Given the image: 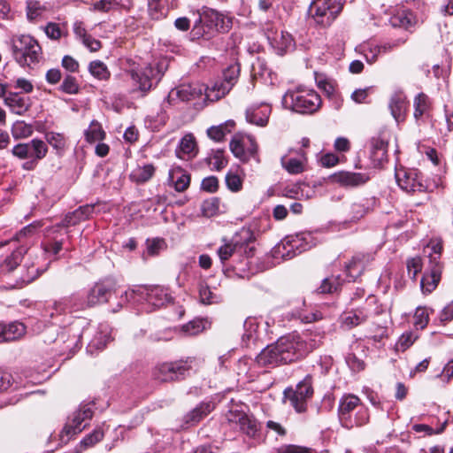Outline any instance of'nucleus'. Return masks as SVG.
I'll return each mask as SVG.
<instances>
[{"mask_svg": "<svg viewBox=\"0 0 453 453\" xmlns=\"http://www.w3.org/2000/svg\"><path fill=\"white\" fill-rule=\"evenodd\" d=\"M323 336L307 334L304 337L289 334L280 337L275 343L268 345L257 356L260 366L275 367L296 362L319 346Z\"/></svg>", "mask_w": 453, "mask_h": 453, "instance_id": "1", "label": "nucleus"}, {"mask_svg": "<svg viewBox=\"0 0 453 453\" xmlns=\"http://www.w3.org/2000/svg\"><path fill=\"white\" fill-rule=\"evenodd\" d=\"M283 104L293 111L311 114L319 109L321 98L312 89L298 88L287 92L283 97Z\"/></svg>", "mask_w": 453, "mask_h": 453, "instance_id": "2", "label": "nucleus"}, {"mask_svg": "<svg viewBox=\"0 0 453 453\" xmlns=\"http://www.w3.org/2000/svg\"><path fill=\"white\" fill-rule=\"evenodd\" d=\"M317 242L311 233H300L286 237L274 248V256L283 259H291L298 254L315 246Z\"/></svg>", "mask_w": 453, "mask_h": 453, "instance_id": "3", "label": "nucleus"}, {"mask_svg": "<svg viewBox=\"0 0 453 453\" xmlns=\"http://www.w3.org/2000/svg\"><path fill=\"white\" fill-rule=\"evenodd\" d=\"M12 49L15 60L20 65L31 66L41 58V47L30 35H23L13 39Z\"/></svg>", "mask_w": 453, "mask_h": 453, "instance_id": "4", "label": "nucleus"}, {"mask_svg": "<svg viewBox=\"0 0 453 453\" xmlns=\"http://www.w3.org/2000/svg\"><path fill=\"white\" fill-rule=\"evenodd\" d=\"M360 405V399L355 395H343L340 401L338 414L342 425L347 428L360 426L369 419L365 408H360L354 417L351 412Z\"/></svg>", "mask_w": 453, "mask_h": 453, "instance_id": "5", "label": "nucleus"}, {"mask_svg": "<svg viewBox=\"0 0 453 453\" xmlns=\"http://www.w3.org/2000/svg\"><path fill=\"white\" fill-rule=\"evenodd\" d=\"M166 59L159 60L155 65H148L142 69H132L128 72L132 81L138 85V89L144 94L150 91L153 81L158 82L167 70Z\"/></svg>", "mask_w": 453, "mask_h": 453, "instance_id": "6", "label": "nucleus"}, {"mask_svg": "<svg viewBox=\"0 0 453 453\" xmlns=\"http://www.w3.org/2000/svg\"><path fill=\"white\" fill-rule=\"evenodd\" d=\"M254 240L253 233L248 228H242L230 242L225 243L218 250V255L221 262L228 260L234 253L245 254L250 257L253 255L254 247L249 244Z\"/></svg>", "mask_w": 453, "mask_h": 453, "instance_id": "7", "label": "nucleus"}, {"mask_svg": "<svg viewBox=\"0 0 453 453\" xmlns=\"http://www.w3.org/2000/svg\"><path fill=\"white\" fill-rule=\"evenodd\" d=\"M313 395L312 378L311 375H306L305 378L300 381L295 389L286 388L284 390V398L288 401L290 405L299 412H304L307 409V402Z\"/></svg>", "mask_w": 453, "mask_h": 453, "instance_id": "8", "label": "nucleus"}, {"mask_svg": "<svg viewBox=\"0 0 453 453\" xmlns=\"http://www.w3.org/2000/svg\"><path fill=\"white\" fill-rule=\"evenodd\" d=\"M94 415L91 403L81 404L79 408L73 412L67 423L61 432V440L69 441L73 436L80 434L88 426Z\"/></svg>", "mask_w": 453, "mask_h": 453, "instance_id": "9", "label": "nucleus"}, {"mask_svg": "<svg viewBox=\"0 0 453 453\" xmlns=\"http://www.w3.org/2000/svg\"><path fill=\"white\" fill-rule=\"evenodd\" d=\"M341 11L342 6L336 0H314L309 8L311 17L323 27L330 26Z\"/></svg>", "mask_w": 453, "mask_h": 453, "instance_id": "10", "label": "nucleus"}, {"mask_svg": "<svg viewBox=\"0 0 453 453\" xmlns=\"http://www.w3.org/2000/svg\"><path fill=\"white\" fill-rule=\"evenodd\" d=\"M190 369L188 360L163 363L155 367L153 376L159 381L167 382L184 378Z\"/></svg>", "mask_w": 453, "mask_h": 453, "instance_id": "11", "label": "nucleus"}, {"mask_svg": "<svg viewBox=\"0 0 453 453\" xmlns=\"http://www.w3.org/2000/svg\"><path fill=\"white\" fill-rule=\"evenodd\" d=\"M203 91L204 85L200 83L181 84L169 92L164 104L166 103L171 105L176 99L183 102L192 101L204 95Z\"/></svg>", "mask_w": 453, "mask_h": 453, "instance_id": "12", "label": "nucleus"}, {"mask_svg": "<svg viewBox=\"0 0 453 453\" xmlns=\"http://www.w3.org/2000/svg\"><path fill=\"white\" fill-rule=\"evenodd\" d=\"M395 179L398 186L408 193L423 192L425 185L420 173L414 169H397Z\"/></svg>", "mask_w": 453, "mask_h": 453, "instance_id": "13", "label": "nucleus"}, {"mask_svg": "<svg viewBox=\"0 0 453 453\" xmlns=\"http://www.w3.org/2000/svg\"><path fill=\"white\" fill-rule=\"evenodd\" d=\"M388 141L385 134H380L370 140V158L374 167L381 166L388 161Z\"/></svg>", "mask_w": 453, "mask_h": 453, "instance_id": "14", "label": "nucleus"}, {"mask_svg": "<svg viewBox=\"0 0 453 453\" xmlns=\"http://www.w3.org/2000/svg\"><path fill=\"white\" fill-rule=\"evenodd\" d=\"M203 19H205L206 38L209 39L214 32H226L228 29V20L223 14L214 9L203 7Z\"/></svg>", "mask_w": 453, "mask_h": 453, "instance_id": "15", "label": "nucleus"}, {"mask_svg": "<svg viewBox=\"0 0 453 453\" xmlns=\"http://www.w3.org/2000/svg\"><path fill=\"white\" fill-rule=\"evenodd\" d=\"M115 288L116 282L111 279L96 283L88 295V304L92 306L107 302Z\"/></svg>", "mask_w": 453, "mask_h": 453, "instance_id": "16", "label": "nucleus"}, {"mask_svg": "<svg viewBox=\"0 0 453 453\" xmlns=\"http://www.w3.org/2000/svg\"><path fill=\"white\" fill-rule=\"evenodd\" d=\"M330 180L342 187L355 188L365 184L368 180V177L361 173L341 171L332 174Z\"/></svg>", "mask_w": 453, "mask_h": 453, "instance_id": "17", "label": "nucleus"}, {"mask_svg": "<svg viewBox=\"0 0 453 453\" xmlns=\"http://www.w3.org/2000/svg\"><path fill=\"white\" fill-rule=\"evenodd\" d=\"M407 107L408 101L403 92L396 91L391 96L388 103V108L392 117L396 122L399 123L404 120Z\"/></svg>", "mask_w": 453, "mask_h": 453, "instance_id": "18", "label": "nucleus"}, {"mask_svg": "<svg viewBox=\"0 0 453 453\" xmlns=\"http://www.w3.org/2000/svg\"><path fill=\"white\" fill-rule=\"evenodd\" d=\"M413 117L417 122H419L430 116L433 101L426 94L420 92L413 98Z\"/></svg>", "mask_w": 453, "mask_h": 453, "instance_id": "19", "label": "nucleus"}, {"mask_svg": "<svg viewBox=\"0 0 453 453\" xmlns=\"http://www.w3.org/2000/svg\"><path fill=\"white\" fill-rule=\"evenodd\" d=\"M4 104L17 115H24L31 107L30 98L21 96L18 93H10L4 97Z\"/></svg>", "mask_w": 453, "mask_h": 453, "instance_id": "20", "label": "nucleus"}, {"mask_svg": "<svg viewBox=\"0 0 453 453\" xmlns=\"http://www.w3.org/2000/svg\"><path fill=\"white\" fill-rule=\"evenodd\" d=\"M176 6V0H150L148 4L149 15L158 20L167 16L169 11Z\"/></svg>", "mask_w": 453, "mask_h": 453, "instance_id": "21", "label": "nucleus"}, {"mask_svg": "<svg viewBox=\"0 0 453 453\" xmlns=\"http://www.w3.org/2000/svg\"><path fill=\"white\" fill-rule=\"evenodd\" d=\"M389 22L394 27L408 30L416 25L417 18L409 9L401 8L391 16Z\"/></svg>", "mask_w": 453, "mask_h": 453, "instance_id": "22", "label": "nucleus"}, {"mask_svg": "<svg viewBox=\"0 0 453 453\" xmlns=\"http://www.w3.org/2000/svg\"><path fill=\"white\" fill-rule=\"evenodd\" d=\"M271 113V107L268 104H262L257 107H250L246 111V119L259 127L266 126Z\"/></svg>", "mask_w": 453, "mask_h": 453, "instance_id": "23", "label": "nucleus"}, {"mask_svg": "<svg viewBox=\"0 0 453 453\" xmlns=\"http://www.w3.org/2000/svg\"><path fill=\"white\" fill-rule=\"evenodd\" d=\"M443 267L439 265H428L427 273L421 279V288L425 293H431L434 291L439 281Z\"/></svg>", "mask_w": 453, "mask_h": 453, "instance_id": "24", "label": "nucleus"}, {"mask_svg": "<svg viewBox=\"0 0 453 453\" xmlns=\"http://www.w3.org/2000/svg\"><path fill=\"white\" fill-rule=\"evenodd\" d=\"M168 180L177 192H183L189 187L190 174L177 166L169 171Z\"/></svg>", "mask_w": 453, "mask_h": 453, "instance_id": "25", "label": "nucleus"}, {"mask_svg": "<svg viewBox=\"0 0 453 453\" xmlns=\"http://www.w3.org/2000/svg\"><path fill=\"white\" fill-rule=\"evenodd\" d=\"M442 241L441 238H433L424 249V253L428 257V265H439L443 267L441 262V256L442 252Z\"/></svg>", "mask_w": 453, "mask_h": 453, "instance_id": "26", "label": "nucleus"}, {"mask_svg": "<svg viewBox=\"0 0 453 453\" xmlns=\"http://www.w3.org/2000/svg\"><path fill=\"white\" fill-rule=\"evenodd\" d=\"M26 330V326L23 323L18 321L12 322L8 325H3L1 342L19 340L25 335Z\"/></svg>", "mask_w": 453, "mask_h": 453, "instance_id": "27", "label": "nucleus"}, {"mask_svg": "<svg viewBox=\"0 0 453 453\" xmlns=\"http://www.w3.org/2000/svg\"><path fill=\"white\" fill-rule=\"evenodd\" d=\"M94 211L93 205H84L79 207L77 210L68 213L65 215L64 220L62 221L63 226H75L78 223L86 220L89 218Z\"/></svg>", "mask_w": 453, "mask_h": 453, "instance_id": "28", "label": "nucleus"}, {"mask_svg": "<svg viewBox=\"0 0 453 453\" xmlns=\"http://www.w3.org/2000/svg\"><path fill=\"white\" fill-rule=\"evenodd\" d=\"M213 410L210 403H202L184 416L188 426H195L205 418Z\"/></svg>", "mask_w": 453, "mask_h": 453, "instance_id": "29", "label": "nucleus"}, {"mask_svg": "<svg viewBox=\"0 0 453 453\" xmlns=\"http://www.w3.org/2000/svg\"><path fill=\"white\" fill-rule=\"evenodd\" d=\"M229 91V85L225 84L223 80H219L210 87L204 86L203 93L206 100L215 102L224 97Z\"/></svg>", "mask_w": 453, "mask_h": 453, "instance_id": "30", "label": "nucleus"}, {"mask_svg": "<svg viewBox=\"0 0 453 453\" xmlns=\"http://www.w3.org/2000/svg\"><path fill=\"white\" fill-rule=\"evenodd\" d=\"M368 317L369 314L365 309H356L344 313L342 319V325L350 329L365 323Z\"/></svg>", "mask_w": 453, "mask_h": 453, "instance_id": "31", "label": "nucleus"}, {"mask_svg": "<svg viewBox=\"0 0 453 453\" xmlns=\"http://www.w3.org/2000/svg\"><path fill=\"white\" fill-rule=\"evenodd\" d=\"M112 340L111 329L107 325H101L99 332L90 341L88 348L101 350Z\"/></svg>", "mask_w": 453, "mask_h": 453, "instance_id": "32", "label": "nucleus"}, {"mask_svg": "<svg viewBox=\"0 0 453 453\" xmlns=\"http://www.w3.org/2000/svg\"><path fill=\"white\" fill-rule=\"evenodd\" d=\"M26 252V249L20 247L14 250L10 256L6 257L5 259L0 264L1 273H12L20 264Z\"/></svg>", "mask_w": 453, "mask_h": 453, "instance_id": "33", "label": "nucleus"}, {"mask_svg": "<svg viewBox=\"0 0 453 453\" xmlns=\"http://www.w3.org/2000/svg\"><path fill=\"white\" fill-rule=\"evenodd\" d=\"M365 258L364 255H357L346 265L345 272L349 281H354L361 275L365 269Z\"/></svg>", "mask_w": 453, "mask_h": 453, "instance_id": "34", "label": "nucleus"}, {"mask_svg": "<svg viewBox=\"0 0 453 453\" xmlns=\"http://www.w3.org/2000/svg\"><path fill=\"white\" fill-rule=\"evenodd\" d=\"M53 308L57 312L62 313L81 309L82 304L80 303V297L77 295H71L56 301Z\"/></svg>", "mask_w": 453, "mask_h": 453, "instance_id": "35", "label": "nucleus"}, {"mask_svg": "<svg viewBox=\"0 0 453 453\" xmlns=\"http://www.w3.org/2000/svg\"><path fill=\"white\" fill-rule=\"evenodd\" d=\"M171 301V296L167 290L161 286H150L149 303L160 307Z\"/></svg>", "mask_w": 453, "mask_h": 453, "instance_id": "36", "label": "nucleus"}, {"mask_svg": "<svg viewBox=\"0 0 453 453\" xmlns=\"http://www.w3.org/2000/svg\"><path fill=\"white\" fill-rule=\"evenodd\" d=\"M154 173V165L152 164H146L134 168L130 173V179L136 183H144L150 180Z\"/></svg>", "mask_w": 453, "mask_h": 453, "instance_id": "37", "label": "nucleus"}, {"mask_svg": "<svg viewBox=\"0 0 453 453\" xmlns=\"http://www.w3.org/2000/svg\"><path fill=\"white\" fill-rule=\"evenodd\" d=\"M282 167L290 174H299L305 169V157L302 155V158H290L287 156L281 157Z\"/></svg>", "mask_w": 453, "mask_h": 453, "instance_id": "38", "label": "nucleus"}, {"mask_svg": "<svg viewBox=\"0 0 453 453\" xmlns=\"http://www.w3.org/2000/svg\"><path fill=\"white\" fill-rule=\"evenodd\" d=\"M196 142L192 134L183 136L177 150V156L183 158L182 155L194 156L196 154Z\"/></svg>", "mask_w": 453, "mask_h": 453, "instance_id": "39", "label": "nucleus"}, {"mask_svg": "<svg viewBox=\"0 0 453 453\" xmlns=\"http://www.w3.org/2000/svg\"><path fill=\"white\" fill-rule=\"evenodd\" d=\"M150 286H135L132 289L125 292L126 300L149 303Z\"/></svg>", "mask_w": 453, "mask_h": 453, "instance_id": "40", "label": "nucleus"}, {"mask_svg": "<svg viewBox=\"0 0 453 453\" xmlns=\"http://www.w3.org/2000/svg\"><path fill=\"white\" fill-rule=\"evenodd\" d=\"M269 39L272 45L280 51H285L293 46V38L288 32H276L274 36Z\"/></svg>", "mask_w": 453, "mask_h": 453, "instance_id": "41", "label": "nucleus"}, {"mask_svg": "<svg viewBox=\"0 0 453 453\" xmlns=\"http://www.w3.org/2000/svg\"><path fill=\"white\" fill-rule=\"evenodd\" d=\"M103 438L104 431L101 427H96L91 434L83 438L80 445L75 449V453H81L82 450L94 446Z\"/></svg>", "mask_w": 453, "mask_h": 453, "instance_id": "42", "label": "nucleus"}, {"mask_svg": "<svg viewBox=\"0 0 453 453\" xmlns=\"http://www.w3.org/2000/svg\"><path fill=\"white\" fill-rule=\"evenodd\" d=\"M88 71L93 77L100 81H107L111 76V73L107 65L100 60L90 62L88 65Z\"/></svg>", "mask_w": 453, "mask_h": 453, "instance_id": "43", "label": "nucleus"}, {"mask_svg": "<svg viewBox=\"0 0 453 453\" xmlns=\"http://www.w3.org/2000/svg\"><path fill=\"white\" fill-rule=\"evenodd\" d=\"M209 322L203 319H195L182 326V331L189 336L196 335L204 331Z\"/></svg>", "mask_w": 453, "mask_h": 453, "instance_id": "44", "label": "nucleus"}, {"mask_svg": "<svg viewBox=\"0 0 453 453\" xmlns=\"http://www.w3.org/2000/svg\"><path fill=\"white\" fill-rule=\"evenodd\" d=\"M241 67L238 63H234L230 65L227 68L223 71L222 80L225 81V84L229 85L230 90L236 84L239 75H240Z\"/></svg>", "mask_w": 453, "mask_h": 453, "instance_id": "45", "label": "nucleus"}, {"mask_svg": "<svg viewBox=\"0 0 453 453\" xmlns=\"http://www.w3.org/2000/svg\"><path fill=\"white\" fill-rule=\"evenodd\" d=\"M30 157H34L36 160L42 159L47 152L48 148L46 143L39 139H33L28 142Z\"/></svg>", "mask_w": 453, "mask_h": 453, "instance_id": "46", "label": "nucleus"}, {"mask_svg": "<svg viewBox=\"0 0 453 453\" xmlns=\"http://www.w3.org/2000/svg\"><path fill=\"white\" fill-rule=\"evenodd\" d=\"M86 140L88 142H95L104 139L105 133L102 126L96 120H93L85 132Z\"/></svg>", "mask_w": 453, "mask_h": 453, "instance_id": "47", "label": "nucleus"}, {"mask_svg": "<svg viewBox=\"0 0 453 453\" xmlns=\"http://www.w3.org/2000/svg\"><path fill=\"white\" fill-rule=\"evenodd\" d=\"M418 335L412 331L403 333L399 337L397 342L395 343V349L397 351L404 352L406 349H408L411 346L413 345V343L418 340Z\"/></svg>", "mask_w": 453, "mask_h": 453, "instance_id": "48", "label": "nucleus"}, {"mask_svg": "<svg viewBox=\"0 0 453 453\" xmlns=\"http://www.w3.org/2000/svg\"><path fill=\"white\" fill-rule=\"evenodd\" d=\"M369 200L365 198L354 202L350 206L352 219H359L364 217L369 211Z\"/></svg>", "mask_w": 453, "mask_h": 453, "instance_id": "49", "label": "nucleus"}, {"mask_svg": "<svg viewBox=\"0 0 453 453\" xmlns=\"http://www.w3.org/2000/svg\"><path fill=\"white\" fill-rule=\"evenodd\" d=\"M46 10L47 7L39 1L29 0L27 3V16L29 20H34L41 17Z\"/></svg>", "mask_w": 453, "mask_h": 453, "instance_id": "50", "label": "nucleus"}, {"mask_svg": "<svg viewBox=\"0 0 453 453\" xmlns=\"http://www.w3.org/2000/svg\"><path fill=\"white\" fill-rule=\"evenodd\" d=\"M245 146H247L245 140L240 141L234 138L230 142V150L232 153L234 155V157L243 162L249 160V156H247Z\"/></svg>", "mask_w": 453, "mask_h": 453, "instance_id": "51", "label": "nucleus"}, {"mask_svg": "<svg viewBox=\"0 0 453 453\" xmlns=\"http://www.w3.org/2000/svg\"><path fill=\"white\" fill-rule=\"evenodd\" d=\"M203 8L197 12V18L194 22L192 35L194 38L206 37L205 19H203Z\"/></svg>", "mask_w": 453, "mask_h": 453, "instance_id": "52", "label": "nucleus"}, {"mask_svg": "<svg viewBox=\"0 0 453 453\" xmlns=\"http://www.w3.org/2000/svg\"><path fill=\"white\" fill-rule=\"evenodd\" d=\"M198 291L201 303L204 304H212L219 302V297L211 292L205 283L201 282L199 284Z\"/></svg>", "mask_w": 453, "mask_h": 453, "instance_id": "53", "label": "nucleus"}, {"mask_svg": "<svg viewBox=\"0 0 453 453\" xmlns=\"http://www.w3.org/2000/svg\"><path fill=\"white\" fill-rule=\"evenodd\" d=\"M340 285H341L340 278L338 276L337 277L332 276L329 278H326L322 281V283L318 290L319 293H322V294H330V293H334V292L337 291Z\"/></svg>", "mask_w": 453, "mask_h": 453, "instance_id": "54", "label": "nucleus"}, {"mask_svg": "<svg viewBox=\"0 0 453 453\" xmlns=\"http://www.w3.org/2000/svg\"><path fill=\"white\" fill-rule=\"evenodd\" d=\"M59 88L61 91L68 95H75L79 92L80 86L75 77L66 75Z\"/></svg>", "mask_w": 453, "mask_h": 453, "instance_id": "55", "label": "nucleus"}, {"mask_svg": "<svg viewBox=\"0 0 453 453\" xmlns=\"http://www.w3.org/2000/svg\"><path fill=\"white\" fill-rule=\"evenodd\" d=\"M42 272L38 270V268H35L34 265L27 266L26 274L22 275L19 280L17 281V287L22 288L23 286L32 282L35 279H37Z\"/></svg>", "mask_w": 453, "mask_h": 453, "instance_id": "56", "label": "nucleus"}, {"mask_svg": "<svg viewBox=\"0 0 453 453\" xmlns=\"http://www.w3.org/2000/svg\"><path fill=\"white\" fill-rule=\"evenodd\" d=\"M12 131L15 138H26L32 134L33 127L24 121H17L14 123Z\"/></svg>", "mask_w": 453, "mask_h": 453, "instance_id": "57", "label": "nucleus"}, {"mask_svg": "<svg viewBox=\"0 0 453 453\" xmlns=\"http://www.w3.org/2000/svg\"><path fill=\"white\" fill-rule=\"evenodd\" d=\"M413 319L416 328L424 329L429 321V316L426 309L422 307L417 308Z\"/></svg>", "mask_w": 453, "mask_h": 453, "instance_id": "58", "label": "nucleus"}, {"mask_svg": "<svg viewBox=\"0 0 453 453\" xmlns=\"http://www.w3.org/2000/svg\"><path fill=\"white\" fill-rule=\"evenodd\" d=\"M46 140L54 149L62 150L65 147V138L62 134L50 132L46 134Z\"/></svg>", "mask_w": 453, "mask_h": 453, "instance_id": "59", "label": "nucleus"}, {"mask_svg": "<svg viewBox=\"0 0 453 453\" xmlns=\"http://www.w3.org/2000/svg\"><path fill=\"white\" fill-rule=\"evenodd\" d=\"M380 49L375 44H367L363 47V52L368 63H374L378 57L381 55Z\"/></svg>", "mask_w": 453, "mask_h": 453, "instance_id": "60", "label": "nucleus"}, {"mask_svg": "<svg viewBox=\"0 0 453 453\" xmlns=\"http://www.w3.org/2000/svg\"><path fill=\"white\" fill-rule=\"evenodd\" d=\"M226 184L231 191L237 192L242 189V180L239 175L228 173L226 176Z\"/></svg>", "mask_w": 453, "mask_h": 453, "instance_id": "61", "label": "nucleus"}, {"mask_svg": "<svg viewBox=\"0 0 453 453\" xmlns=\"http://www.w3.org/2000/svg\"><path fill=\"white\" fill-rule=\"evenodd\" d=\"M228 132L226 126L211 127L208 129L207 134L209 137L216 142L222 141L226 133Z\"/></svg>", "mask_w": 453, "mask_h": 453, "instance_id": "62", "label": "nucleus"}, {"mask_svg": "<svg viewBox=\"0 0 453 453\" xmlns=\"http://www.w3.org/2000/svg\"><path fill=\"white\" fill-rule=\"evenodd\" d=\"M201 188L209 193H215L219 188V180L215 176L204 178L201 183Z\"/></svg>", "mask_w": 453, "mask_h": 453, "instance_id": "63", "label": "nucleus"}, {"mask_svg": "<svg viewBox=\"0 0 453 453\" xmlns=\"http://www.w3.org/2000/svg\"><path fill=\"white\" fill-rule=\"evenodd\" d=\"M278 453H315L311 449L297 445H284L278 449Z\"/></svg>", "mask_w": 453, "mask_h": 453, "instance_id": "64", "label": "nucleus"}]
</instances>
